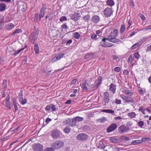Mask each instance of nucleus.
Segmentation results:
<instances>
[{"mask_svg":"<svg viewBox=\"0 0 151 151\" xmlns=\"http://www.w3.org/2000/svg\"><path fill=\"white\" fill-rule=\"evenodd\" d=\"M125 91L126 93L128 96H132L133 95V93L130 91V90L126 89L125 90Z\"/></svg>","mask_w":151,"mask_h":151,"instance_id":"2f4dec72","label":"nucleus"},{"mask_svg":"<svg viewBox=\"0 0 151 151\" xmlns=\"http://www.w3.org/2000/svg\"><path fill=\"white\" fill-rule=\"evenodd\" d=\"M114 70L117 72H119L120 71V69L119 67H116L114 68Z\"/></svg>","mask_w":151,"mask_h":151,"instance_id":"338daca9","label":"nucleus"},{"mask_svg":"<svg viewBox=\"0 0 151 151\" xmlns=\"http://www.w3.org/2000/svg\"><path fill=\"white\" fill-rule=\"evenodd\" d=\"M12 18L9 17H6L5 20V22H8L12 20Z\"/></svg>","mask_w":151,"mask_h":151,"instance_id":"09e8293b","label":"nucleus"},{"mask_svg":"<svg viewBox=\"0 0 151 151\" xmlns=\"http://www.w3.org/2000/svg\"><path fill=\"white\" fill-rule=\"evenodd\" d=\"M142 142L140 140H135L133 141L132 142V145H136L138 144L141 143Z\"/></svg>","mask_w":151,"mask_h":151,"instance_id":"c756f323","label":"nucleus"},{"mask_svg":"<svg viewBox=\"0 0 151 151\" xmlns=\"http://www.w3.org/2000/svg\"><path fill=\"white\" fill-rule=\"evenodd\" d=\"M149 139H150L148 137H143L142 138L141 141L142 142L143 141L144 142H145L146 141H148Z\"/></svg>","mask_w":151,"mask_h":151,"instance_id":"0e129e2a","label":"nucleus"},{"mask_svg":"<svg viewBox=\"0 0 151 151\" xmlns=\"http://www.w3.org/2000/svg\"><path fill=\"white\" fill-rule=\"evenodd\" d=\"M7 81L6 80L4 79L3 80L2 85L5 88H6L7 87Z\"/></svg>","mask_w":151,"mask_h":151,"instance_id":"c03bdc74","label":"nucleus"},{"mask_svg":"<svg viewBox=\"0 0 151 151\" xmlns=\"http://www.w3.org/2000/svg\"><path fill=\"white\" fill-rule=\"evenodd\" d=\"M102 79V78L101 76H99L96 80V83L99 84V85H100L101 83Z\"/></svg>","mask_w":151,"mask_h":151,"instance_id":"7c9ffc66","label":"nucleus"},{"mask_svg":"<svg viewBox=\"0 0 151 151\" xmlns=\"http://www.w3.org/2000/svg\"><path fill=\"white\" fill-rule=\"evenodd\" d=\"M99 17L98 16L95 15L92 17L91 20L93 22L97 23L99 22Z\"/></svg>","mask_w":151,"mask_h":151,"instance_id":"a211bd4d","label":"nucleus"},{"mask_svg":"<svg viewBox=\"0 0 151 151\" xmlns=\"http://www.w3.org/2000/svg\"><path fill=\"white\" fill-rule=\"evenodd\" d=\"M21 103L22 105H24L26 104L27 102V100L26 99H24V100L23 98L22 99H21Z\"/></svg>","mask_w":151,"mask_h":151,"instance_id":"3c124183","label":"nucleus"},{"mask_svg":"<svg viewBox=\"0 0 151 151\" xmlns=\"http://www.w3.org/2000/svg\"><path fill=\"white\" fill-rule=\"evenodd\" d=\"M119 139H116L113 137H111L109 139V140L112 143H115L119 141L118 140Z\"/></svg>","mask_w":151,"mask_h":151,"instance_id":"5701e85b","label":"nucleus"},{"mask_svg":"<svg viewBox=\"0 0 151 151\" xmlns=\"http://www.w3.org/2000/svg\"><path fill=\"white\" fill-rule=\"evenodd\" d=\"M117 127V125L116 124L112 123L106 129V132L108 133L111 132L116 129Z\"/></svg>","mask_w":151,"mask_h":151,"instance_id":"39448f33","label":"nucleus"},{"mask_svg":"<svg viewBox=\"0 0 151 151\" xmlns=\"http://www.w3.org/2000/svg\"><path fill=\"white\" fill-rule=\"evenodd\" d=\"M93 55V54L91 53L87 54L85 55V58L86 59H90L92 58Z\"/></svg>","mask_w":151,"mask_h":151,"instance_id":"bb28decb","label":"nucleus"},{"mask_svg":"<svg viewBox=\"0 0 151 151\" xmlns=\"http://www.w3.org/2000/svg\"><path fill=\"white\" fill-rule=\"evenodd\" d=\"M106 120V119L103 117L100 119H98L97 120V121L100 123H103Z\"/></svg>","mask_w":151,"mask_h":151,"instance_id":"c9c22d12","label":"nucleus"},{"mask_svg":"<svg viewBox=\"0 0 151 151\" xmlns=\"http://www.w3.org/2000/svg\"><path fill=\"white\" fill-rule=\"evenodd\" d=\"M17 104H18L17 103L13 104V105H14V110H15L14 112H15L18 109V107H17Z\"/></svg>","mask_w":151,"mask_h":151,"instance_id":"052dcab7","label":"nucleus"},{"mask_svg":"<svg viewBox=\"0 0 151 151\" xmlns=\"http://www.w3.org/2000/svg\"><path fill=\"white\" fill-rule=\"evenodd\" d=\"M46 5L45 4H42V5L41 8L40 10V14H39V19L40 21L41 19L44 17L45 15V12L46 9Z\"/></svg>","mask_w":151,"mask_h":151,"instance_id":"423d86ee","label":"nucleus"},{"mask_svg":"<svg viewBox=\"0 0 151 151\" xmlns=\"http://www.w3.org/2000/svg\"><path fill=\"white\" fill-rule=\"evenodd\" d=\"M6 8V4L3 3H0V12H3L5 11Z\"/></svg>","mask_w":151,"mask_h":151,"instance_id":"6ab92c4d","label":"nucleus"},{"mask_svg":"<svg viewBox=\"0 0 151 151\" xmlns=\"http://www.w3.org/2000/svg\"><path fill=\"white\" fill-rule=\"evenodd\" d=\"M107 4L108 5L112 7L114 5V3L113 0H108L106 2Z\"/></svg>","mask_w":151,"mask_h":151,"instance_id":"a878e982","label":"nucleus"},{"mask_svg":"<svg viewBox=\"0 0 151 151\" xmlns=\"http://www.w3.org/2000/svg\"><path fill=\"white\" fill-rule=\"evenodd\" d=\"M144 110H145V108L143 106H141L139 109V111L142 112L144 111Z\"/></svg>","mask_w":151,"mask_h":151,"instance_id":"680f3d73","label":"nucleus"},{"mask_svg":"<svg viewBox=\"0 0 151 151\" xmlns=\"http://www.w3.org/2000/svg\"><path fill=\"white\" fill-rule=\"evenodd\" d=\"M61 28L62 29H66L68 28L67 26L65 24H63L61 26Z\"/></svg>","mask_w":151,"mask_h":151,"instance_id":"69168bd1","label":"nucleus"},{"mask_svg":"<svg viewBox=\"0 0 151 151\" xmlns=\"http://www.w3.org/2000/svg\"><path fill=\"white\" fill-rule=\"evenodd\" d=\"M51 109L53 111H55L56 109L55 106L53 104H51Z\"/></svg>","mask_w":151,"mask_h":151,"instance_id":"603ef678","label":"nucleus"},{"mask_svg":"<svg viewBox=\"0 0 151 151\" xmlns=\"http://www.w3.org/2000/svg\"><path fill=\"white\" fill-rule=\"evenodd\" d=\"M14 27V24L12 23H9L5 25L6 29L8 30H10L13 29Z\"/></svg>","mask_w":151,"mask_h":151,"instance_id":"dca6fc26","label":"nucleus"},{"mask_svg":"<svg viewBox=\"0 0 151 151\" xmlns=\"http://www.w3.org/2000/svg\"><path fill=\"white\" fill-rule=\"evenodd\" d=\"M138 125L140 127H142L144 124V122L143 121H141L137 122Z\"/></svg>","mask_w":151,"mask_h":151,"instance_id":"864d4df0","label":"nucleus"},{"mask_svg":"<svg viewBox=\"0 0 151 151\" xmlns=\"http://www.w3.org/2000/svg\"><path fill=\"white\" fill-rule=\"evenodd\" d=\"M19 127V126L16 128H15L14 127L12 128L9 129L8 132H17L18 130V129Z\"/></svg>","mask_w":151,"mask_h":151,"instance_id":"cd10ccee","label":"nucleus"},{"mask_svg":"<svg viewBox=\"0 0 151 151\" xmlns=\"http://www.w3.org/2000/svg\"><path fill=\"white\" fill-rule=\"evenodd\" d=\"M139 45V44L136 43L132 45V46L131 47V50H133L135 48H137Z\"/></svg>","mask_w":151,"mask_h":151,"instance_id":"49530a36","label":"nucleus"},{"mask_svg":"<svg viewBox=\"0 0 151 151\" xmlns=\"http://www.w3.org/2000/svg\"><path fill=\"white\" fill-rule=\"evenodd\" d=\"M101 111L102 112L110 113L111 114H113L114 113V111L111 109H103L101 110Z\"/></svg>","mask_w":151,"mask_h":151,"instance_id":"b1692460","label":"nucleus"},{"mask_svg":"<svg viewBox=\"0 0 151 151\" xmlns=\"http://www.w3.org/2000/svg\"><path fill=\"white\" fill-rule=\"evenodd\" d=\"M51 109V104L48 105L45 108L47 111H49Z\"/></svg>","mask_w":151,"mask_h":151,"instance_id":"774afa93","label":"nucleus"},{"mask_svg":"<svg viewBox=\"0 0 151 151\" xmlns=\"http://www.w3.org/2000/svg\"><path fill=\"white\" fill-rule=\"evenodd\" d=\"M115 103L116 104H120L121 103V100H118L117 99H116L115 101Z\"/></svg>","mask_w":151,"mask_h":151,"instance_id":"bf43d9fd","label":"nucleus"},{"mask_svg":"<svg viewBox=\"0 0 151 151\" xmlns=\"http://www.w3.org/2000/svg\"><path fill=\"white\" fill-rule=\"evenodd\" d=\"M6 106L9 109H11L12 108V107L10 103V101L5 102Z\"/></svg>","mask_w":151,"mask_h":151,"instance_id":"4c0bfd02","label":"nucleus"},{"mask_svg":"<svg viewBox=\"0 0 151 151\" xmlns=\"http://www.w3.org/2000/svg\"><path fill=\"white\" fill-rule=\"evenodd\" d=\"M86 80L84 81V80H83L82 85V88L84 90H88V88L86 86V84L89 86H90L91 88H93V86H94L93 84H92L91 85H90L87 82L86 83Z\"/></svg>","mask_w":151,"mask_h":151,"instance_id":"4468645a","label":"nucleus"},{"mask_svg":"<svg viewBox=\"0 0 151 151\" xmlns=\"http://www.w3.org/2000/svg\"><path fill=\"white\" fill-rule=\"evenodd\" d=\"M4 21H0V30H1L3 28L4 25Z\"/></svg>","mask_w":151,"mask_h":151,"instance_id":"5fc2aeb1","label":"nucleus"},{"mask_svg":"<svg viewBox=\"0 0 151 151\" xmlns=\"http://www.w3.org/2000/svg\"><path fill=\"white\" fill-rule=\"evenodd\" d=\"M118 30L115 29L111 32L110 35L108 36L107 37L109 41L116 43L121 42L120 40L116 38L118 35Z\"/></svg>","mask_w":151,"mask_h":151,"instance_id":"f257e3e1","label":"nucleus"},{"mask_svg":"<svg viewBox=\"0 0 151 151\" xmlns=\"http://www.w3.org/2000/svg\"><path fill=\"white\" fill-rule=\"evenodd\" d=\"M97 37H100L99 35H97L96 34H93L91 35V38L92 39L94 40H96V38H97Z\"/></svg>","mask_w":151,"mask_h":151,"instance_id":"ea45409f","label":"nucleus"},{"mask_svg":"<svg viewBox=\"0 0 151 151\" xmlns=\"http://www.w3.org/2000/svg\"><path fill=\"white\" fill-rule=\"evenodd\" d=\"M27 46H26L24 48H22L20 50H19L17 51H15V53H14L13 55L15 56H16L18 54H19L23 50H24L25 48L26 47H27Z\"/></svg>","mask_w":151,"mask_h":151,"instance_id":"c85d7f7f","label":"nucleus"},{"mask_svg":"<svg viewBox=\"0 0 151 151\" xmlns=\"http://www.w3.org/2000/svg\"><path fill=\"white\" fill-rule=\"evenodd\" d=\"M80 17V15L79 13L75 12L70 16V18L71 19L76 21L78 20Z\"/></svg>","mask_w":151,"mask_h":151,"instance_id":"ddd939ff","label":"nucleus"},{"mask_svg":"<svg viewBox=\"0 0 151 151\" xmlns=\"http://www.w3.org/2000/svg\"><path fill=\"white\" fill-rule=\"evenodd\" d=\"M104 14L106 17H110L113 14V11L111 8L107 7L104 11Z\"/></svg>","mask_w":151,"mask_h":151,"instance_id":"0eeeda50","label":"nucleus"},{"mask_svg":"<svg viewBox=\"0 0 151 151\" xmlns=\"http://www.w3.org/2000/svg\"><path fill=\"white\" fill-rule=\"evenodd\" d=\"M120 96L122 99L124 100L126 102L127 96L124 95L123 94H122L120 95Z\"/></svg>","mask_w":151,"mask_h":151,"instance_id":"4d7b16f0","label":"nucleus"},{"mask_svg":"<svg viewBox=\"0 0 151 151\" xmlns=\"http://www.w3.org/2000/svg\"><path fill=\"white\" fill-rule=\"evenodd\" d=\"M133 60V57L132 55H130L128 59V63H132Z\"/></svg>","mask_w":151,"mask_h":151,"instance_id":"58836bf2","label":"nucleus"},{"mask_svg":"<svg viewBox=\"0 0 151 151\" xmlns=\"http://www.w3.org/2000/svg\"><path fill=\"white\" fill-rule=\"evenodd\" d=\"M60 135V132L57 129H54L51 132V136L54 139L58 138Z\"/></svg>","mask_w":151,"mask_h":151,"instance_id":"9b49d317","label":"nucleus"},{"mask_svg":"<svg viewBox=\"0 0 151 151\" xmlns=\"http://www.w3.org/2000/svg\"><path fill=\"white\" fill-rule=\"evenodd\" d=\"M128 129L127 127L124 125H122L119 127L118 129V132L121 133H123L127 132Z\"/></svg>","mask_w":151,"mask_h":151,"instance_id":"2eb2a0df","label":"nucleus"},{"mask_svg":"<svg viewBox=\"0 0 151 151\" xmlns=\"http://www.w3.org/2000/svg\"><path fill=\"white\" fill-rule=\"evenodd\" d=\"M120 138L121 140H124L126 141H127L129 139V137L124 136H121L120 137Z\"/></svg>","mask_w":151,"mask_h":151,"instance_id":"e433bc0d","label":"nucleus"},{"mask_svg":"<svg viewBox=\"0 0 151 151\" xmlns=\"http://www.w3.org/2000/svg\"><path fill=\"white\" fill-rule=\"evenodd\" d=\"M64 144V143L63 142L61 141H57L53 143L52 146L55 149H58L63 147Z\"/></svg>","mask_w":151,"mask_h":151,"instance_id":"7ed1b4c3","label":"nucleus"},{"mask_svg":"<svg viewBox=\"0 0 151 151\" xmlns=\"http://www.w3.org/2000/svg\"><path fill=\"white\" fill-rule=\"evenodd\" d=\"M35 29H34V31L31 33L29 36L30 39V40L35 41L36 40L38 37V35L39 33V30L38 29L36 28L35 27H34Z\"/></svg>","mask_w":151,"mask_h":151,"instance_id":"f03ea898","label":"nucleus"},{"mask_svg":"<svg viewBox=\"0 0 151 151\" xmlns=\"http://www.w3.org/2000/svg\"><path fill=\"white\" fill-rule=\"evenodd\" d=\"M64 55L65 54L64 53H61L55 55L52 58L51 60L52 62H54L56 61L57 60H59L62 58Z\"/></svg>","mask_w":151,"mask_h":151,"instance_id":"f8f14e48","label":"nucleus"},{"mask_svg":"<svg viewBox=\"0 0 151 151\" xmlns=\"http://www.w3.org/2000/svg\"><path fill=\"white\" fill-rule=\"evenodd\" d=\"M14 33L15 34H16L17 33H21L22 32V31L21 29H16L14 31Z\"/></svg>","mask_w":151,"mask_h":151,"instance_id":"8fccbe9b","label":"nucleus"},{"mask_svg":"<svg viewBox=\"0 0 151 151\" xmlns=\"http://www.w3.org/2000/svg\"><path fill=\"white\" fill-rule=\"evenodd\" d=\"M65 123L66 125L68 124L70 127H73L76 125L78 126L76 121L74 117L72 119H68L65 121Z\"/></svg>","mask_w":151,"mask_h":151,"instance_id":"20e7f679","label":"nucleus"},{"mask_svg":"<svg viewBox=\"0 0 151 151\" xmlns=\"http://www.w3.org/2000/svg\"><path fill=\"white\" fill-rule=\"evenodd\" d=\"M88 137V136L84 133H80L77 136V138L79 140L84 141L86 140Z\"/></svg>","mask_w":151,"mask_h":151,"instance_id":"6e6552de","label":"nucleus"},{"mask_svg":"<svg viewBox=\"0 0 151 151\" xmlns=\"http://www.w3.org/2000/svg\"><path fill=\"white\" fill-rule=\"evenodd\" d=\"M74 37L75 38L78 39L80 37V35L78 33L76 32L74 34Z\"/></svg>","mask_w":151,"mask_h":151,"instance_id":"37998d69","label":"nucleus"},{"mask_svg":"<svg viewBox=\"0 0 151 151\" xmlns=\"http://www.w3.org/2000/svg\"><path fill=\"white\" fill-rule=\"evenodd\" d=\"M135 102L134 101V99L130 97H129L128 96H127V99L126 101V103H129V102L131 103H134Z\"/></svg>","mask_w":151,"mask_h":151,"instance_id":"393cba45","label":"nucleus"},{"mask_svg":"<svg viewBox=\"0 0 151 151\" xmlns=\"http://www.w3.org/2000/svg\"><path fill=\"white\" fill-rule=\"evenodd\" d=\"M120 96L122 99L124 100L126 102L127 96L124 95L123 94H122L120 95Z\"/></svg>","mask_w":151,"mask_h":151,"instance_id":"13d9d810","label":"nucleus"},{"mask_svg":"<svg viewBox=\"0 0 151 151\" xmlns=\"http://www.w3.org/2000/svg\"><path fill=\"white\" fill-rule=\"evenodd\" d=\"M77 79L75 78L72 80L70 83V85H74L75 84L77 81Z\"/></svg>","mask_w":151,"mask_h":151,"instance_id":"6e6d98bb","label":"nucleus"},{"mask_svg":"<svg viewBox=\"0 0 151 151\" xmlns=\"http://www.w3.org/2000/svg\"><path fill=\"white\" fill-rule=\"evenodd\" d=\"M127 115L129 117H130L131 118H134L135 117L136 114L134 112H131L129 113Z\"/></svg>","mask_w":151,"mask_h":151,"instance_id":"473e14b6","label":"nucleus"},{"mask_svg":"<svg viewBox=\"0 0 151 151\" xmlns=\"http://www.w3.org/2000/svg\"><path fill=\"white\" fill-rule=\"evenodd\" d=\"M34 50L35 54H37L39 53V49L38 45L37 43H35L34 45Z\"/></svg>","mask_w":151,"mask_h":151,"instance_id":"aec40b11","label":"nucleus"},{"mask_svg":"<svg viewBox=\"0 0 151 151\" xmlns=\"http://www.w3.org/2000/svg\"><path fill=\"white\" fill-rule=\"evenodd\" d=\"M90 17V15H86L85 16L83 17V19L84 20V21L88 22V20H89Z\"/></svg>","mask_w":151,"mask_h":151,"instance_id":"f704fd0d","label":"nucleus"},{"mask_svg":"<svg viewBox=\"0 0 151 151\" xmlns=\"http://www.w3.org/2000/svg\"><path fill=\"white\" fill-rule=\"evenodd\" d=\"M106 40H108L107 38L104 37L102 39L101 41L100 42V44L103 47H106L107 46L106 44L105 41Z\"/></svg>","mask_w":151,"mask_h":151,"instance_id":"f3484780","label":"nucleus"},{"mask_svg":"<svg viewBox=\"0 0 151 151\" xmlns=\"http://www.w3.org/2000/svg\"><path fill=\"white\" fill-rule=\"evenodd\" d=\"M110 90L112 91L113 93H114L116 91V86L115 85H114L113 83H111L109 86Z\"/></svg>","mask_w":151,"mask_h":151,"instance_id":"412c9836","label":"nucleus"},{"mask_svg":"<svg viewBox=\"0 0 151 151\" xmlns=\"http://www.w3.org/2000/svg\"><path fill=\"white\" fill-rule=\"evenodd\" d=\"M64 131L65 133H68L70 131V128L68 127H66L64 129Z\"/></svg>","mask_w":151,"mask_h":151,"instance_id":"a18cd8bd","label":"nucleus"},{"mask_svg":"<svg viewBox=\"0 0 151 151\" xmlns=\"http://www.w3.org/2000/svg\"><path fill=\"white\" fill-rule=\"evenodd\" d=\"M67 20L66 17L65 16H62L60 19V21L61 22H63L64 21H66Z\"/></svg>","mask_w":151,"mask_h":151,"instance_id":"a19ab883","label":"nucleus"},{"mask_svg":"<svg viewBox=\"0 0 151 151\" xmlns=\"http://www.w3.org/2000/svg\"><path fill=\"white\" fill-rule=\"evenodd\" d=\"M104 101L105 105L110 102L109 94L108 91H106L104 93Z\"/></svg>","mask_w":151,"mask_h":151,"instance_id":"9d476101","label":"nucleus"},{"mask_svg":"<svg viewBox=\"0 0 151 151\" xmlns=\"http://www.w3.org/2000/svg\"><path fill=\"white\" fill-rule=\"evenodd\" d=\"M74 118L76 121V123L78 125V122H81L84 120V118L83 117L79 116L74 117Z\"/></svg>","mask_w":151,"mask_h":151,"instance_id":"4be33fe9","label":"nucleus"},{"mask_svg":"<svg viewBox=\"0 0 151 151\" xmlns=\"http://www.w3.org/2000/svg\"><path fill=\"white\" fill-rule=\"evenodd\" d=\"M134 56L135 58L137 59H139L140 57V55L139 53L137 52H136L134 54Z\"/></svg>","mask_w":151,"mask_h":151,"instance_id":"de8ad7c7","label":"nucleus"},{"mask_svg":"<svg viewBox=\"0 0 151 151\" xmlns=\"http://www.w3.org/2000/svg\"><path fill=\"white\" fill-rule=\"evenodd\" d=\"M32 149L34 151H42L43 150L42 145L39 143L33 145Z\"/></svg>","mask_w":151,"mask_h":151,"instance_id":"1a4fd4ad","label":"nucleus"},{"mask_svg":"<svg viewBox=\"0 0 151 151\" xmlns=\"http://www.w3.org/2000/svg\"><path fill=\"white\" fill-rule=\"evenodd\" d=\"M19 101H20L21 99H22L23 96V91L22 90H21L19 94Z\"/></svg>","mask_w":151,"mask_h":151,"instance_id":"79ce46f5","label":"nucleus"},{"mask_svg":"<svg viewBox=\"0 0 151 151\" xmlns=\"http://www.w3.org/2000/svg\"><path fill=\"white\" fill-rule=\"evenodd\" d=\"M44 151H55L52 147L47 148Z\"/></svg>","mask_w":151,"mask_h":151,"instance_id":"e2e57ef3","label":"nucleus"},{"mask_svg":"<svg viewBox=\"0 0 151 151\" xmlns=\"http://www.w3.org/2000/svg\"><path fill=\"white\" fill-rule=\"evenodd\" d=\"M125 26L124 24L122 25L121 26L120 30V32L121 34H122L123 33L125 30Z\"/></svg>","mask_w":151,"mask_h":151,"instance_id":"72a5a7b5","label":"nucleus"}]
</instances>
